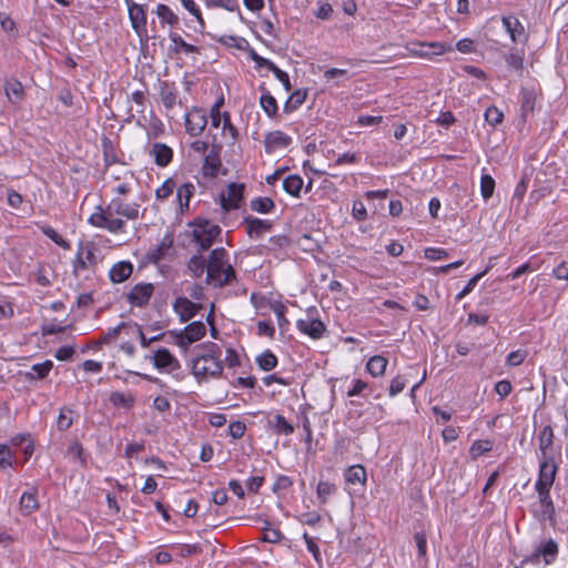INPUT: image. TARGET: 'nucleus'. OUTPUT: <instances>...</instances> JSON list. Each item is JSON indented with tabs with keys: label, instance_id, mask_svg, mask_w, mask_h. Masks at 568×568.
Returning a JSON list of instances; mask_svg holds the SVG:
<instances>
[{
	"label": "nucleus",
	"instance_id": "obj_1",
	"mask_svg": "<svg viewBox=\"0 0 568 568\" xmlns=\"http://www.w3.org/2000/svg\"><path fill=\"white\" fill-rule=\"evenodd\" d=\"M139 217V205L128 204L120 199H113L106 206H97L88 222L94 226L109 231L110 233H121L125 227V220H136Z\"/></svg>",
	"mask_w": 568,
	"mask_h": 568
},
{
	"label": "nucleus",
	"instance_id": "obj_2",
	"mask_svg": "<svg viewBox=\"0 0 568 568\" xmlns=\"http://www.w3.org/2000/svg\"><path fill=\"white\" fill-rule=\"evenodd\" d=\"M222 351L214 343H206L197 347V354L192 361V372L197 381H207L219 377L223 372Z\"/></svg>",
	"mask_w": 568,
	"mask_h": 568
},
{
	"label": "nucleus",
	"instance_id": "obj_3",
	"mask_svg": "<svg viewBox=\"0 0 568 568\" xmlns=\"http://www.w3.org/2000/svg\"><path fill=\"white\" fill-rule=\"evenodd\" d=\"M235 280V271L227 261L224 248H215L207 261L206 283L214 286H224Z\"/></svg>",
	"mask_w": 568,
	"mask_h": 568
},
{
	"label": "nucleus",
	"instance_id": "obj_4",
	"mask_svg": "<svg viewBox=\"0 0 568 568\" xmlns=\"http://www.w3.org/2000/svg\"><path fill=\"white\" fill-rule=\"evenodd\" d=\"M221 227L210 220L197 219L189 224L185 235L190 242L197 245L201 251L209 250L216 237L221 234Z\"/></svg>",
	"mask_w": 568,
	"mask_h": 568
},
{
	"label": "nucleus",
	"instance_id": "obj_5",
	"mask_svg": "<svg viewBox=\"0 0 568 568\" xmlns=\"http://www.w3.org/2000/svg\"><path fill=\"white\" fill-rule=\"evenodd\" d=\"M244 185L230 183L227 190L221 194V205L225 211L236 210L243 201Z\"/></svg>",
	"mask_w": 568,
	"mask_h": 568
},
{
	"label": "nucleus",
	"instance_id": "obj_6",
	"mask_svg": "<svg viewBox=\"0 0 568 568\" xmlns=\"http://www.w3.org/2000/svg\"><path fill=\"white\" fill-rule=\"evenodd\" d=\"M557 474V465L552 458H544L539 467L536 488L550 489Z\"/></svg>",
	"mask_w": 568,
	"mask_h": 568
},
{
	"label": "nucleus",
	"instance_id": "obj_7",
	"mask_svg": "<svg viewBox=\"0 0 568 568\" xmlns=\"http://www.w3.org/2000/svg\"><path fill=\"white\" fill-rule=\"evenodd\" d=\"M206 124V115L202 110L194 109L185 116V129L193 136L200 135Z\"/></svg>",
	"mask_w": 568,
	"mask_h": 568
},
{
	"label": "nucleus",
	"instance_id": "obj_8",
	"mask_svg": "<svg viewBox=\"0 0 568 568\" xmlns=\"http://www.w3.org/2000/svg\"><path fill=\"white\" fill-rule=\"evenodd\" d=\"M152 284H138L128 293V301L134 306H144L153 294Z\"/></svg>",
	"mask_w": 568,
	"mask_h": 568
},
{
	"label": "nucleus",
	"instance_id": "obj_9",
	"mask_svg": "<svg viewBox=\"0 0 568 568\" xmlns=\"http://www.w3.org/2000/svg\"><path fill=\"white\" fill-rule=\"evenodd\" d=\"M151 359L159 369L175 371L180 368L179 361L166 348H160L154 352Z\"/></svg>",
	"mask_w": 568,
	"mask_h": 568
},
{
	"label": "nucleus",
	"instance_id": "obj_10",
	"mask_svg": "<svg viewBox=\"0 0 568 568\" xmlns=\"http://www.w3.org/2000/svg\"><path fill=\"white\" fill-rule=\"evenodd\" d=\"M246 233L250 237L257 239L272 229V223L253 216L244 217Z\"/></svg>",
	"mask_w": 568,
	"mask_h": 568
},
{
	"label": "nucleus",
	"instance_id": "obj_11",
	"mask_svg": "<svg viewBox=\"0 0 568 568\" xmlns=\"http://www.w3.org/2000/svg\"><path fill=\"white\" fill-rule=\"evenodd\" d=\"M200 307L201 306L199 304L193 303L186 297H178L173 304V308L179 314L182 322H186L192 318Z\"/></svg>",
	"mask_w": 568,
	"mask_h": 568
},
{
	"label": "nucleus",
	"instance_id": "obj_12",
	"mask_svg": "<svg viewBox=\"0 0 568 568\" xmlns=\"http://www.w3.org/2000/svg\"><path fill=\"white\" fill-rule=\"evenodd\" d=\"M291 138L282 131H273L265 135L264 144L267 153L286 148Z\"/></svg>",
	"mask_w": 568,
	"mask_h": 568
},
{
	"label": "nucleus",
	"instance_id": "obj_13",
	"mask_svg": "<svg viewBox=\"0 0 568 568\" xmlns=\"http://www.w3.org/2000/svg\"><path fill=\"white\" fill-rule=\"evenodd\" d=\"M297 327L313 338H320L325 332V325L320 320H300Z\"/></svg>",
	"mask_w": 568,
	"mask_h": 568
},
{
	"label": "nucleus",
	"instance_id": "obj_14",
	"mask_svg": "<svg viewBox=\"0 0 568 568\" xmlns=\"http://www.w3.org/2000/svg\"><path fill=\"white\" fill-rule=\"evenodd\" d=\"M133 272V266L129 262H119L110 271V278L113 283H122L128 280Z\"/></svg>",
	"mask_w": 568,
	"mask_h": 568
},
{
	"label": "nucleus",
	"instance_id": "obj_15",
	"mask_svg": "<svg viewBox=\"0 0 568 568\" xmlns=\"http://www.w3.org/2000/svg\"><path fill=\"white\" fill-rule=\"evenodd\" d=\"M536 490L538 493L539 503L542 507L541 519L548 518L549 520H552L555 516V507L550 498V489L536 488Z\"/></svg>",
	"mask_w": 568,
	"mask_h": 568
},
{
	"label": "nucleus",
	"instance_id": "obj_16",
	"mask_svg": "<svg viewBox=\"0 0 568 568\" xmlns=\"http://www.w3.org/2000/svg\"><path fill=\"white\" fill-rule=\"evenodd\" d=\"M151 154L154 158V161L160 166L168 165L172 160V150L165 144L154 143L151 149Z\"/></svg>",
	"mask_w": 568,
	"mask_h": 568
},
{
	"label": "nucleus",
	"instance_id": "obj_17",
	"mask_svg": "<svg viewBox=\"0 0 568 568\" xmlns=\"http://www.w3.org/2000/svg\"><path fill=\"white\" fill-rule=\"evenodd\" d=\"M503 24L514 42L519 41L524 36L525 29L516 17H504Z\"/></svg>",
	"mask_w": 568,
	"mask_h": 568
},
{
	"label": "nucleus",
	"instance_id": "obj_18",
	"mask_svg": "<svg viewBox=\"0 0 568 568\" xmlns=\"http://www.w3.org/2000/svg\"><path fill=\"white\" fill-rule=\"evenodd\" d=\"M6 95L12 103H18L23 100L24 92L20 81L11 79L4 83Z\"/></svg>",
	"mask_w": 568,
	"mask_h": 568
},
{
	"label": "nucleus",
	"instance_id": "obj_19",
	"mask_svg": "<svg viewBox=\"0 0 568 568\" xmlns=\"http://www.w3.org/2000/svg\"><path fill=\"white\" fill-rule=\"evenodd\" d=\"M538 440H539V449L542 454V458H550L548 456V454L552 447L554 432L549 425L542 427V429L539 433Z\"/></svg>",
	"mask_w": 568,
	"mask_h": 568
},
{
	"label": "nucleus",
	"instance_id": "obj_20",
	"mask_svg": "<svg viewBox=\"0 0 568 568\" xmlns=\"http://www.w3.org/2000/svg\"><path fill=\"white\" fill-rule=\"evenodd\" d=\"M187 270L194 278H199L204 272L207 273V261L201 254H195L189 260Z\"/></svg>",
	"mask_w": 568,
	"mask_h": 568
},
{
	"label": "nucleus",
	"instance_id": "obj_21",
	"mask_svg": "<svg viewBox=\"0 0 568 568\" xmlns=\"http://www.w3.org/2000/svg\"><path fill=\"white\" fill-rule=\"evenodd\" d=\"M205 333H206V327H205L204 323L193 322L185 327V329L183 332V337L189 343H194V342L200 341L205 335Z\"/></svg>",
	"mask_w": 568,
	"mask_h": 568
},
{
	"label": "nucleus",
	"instance_id": "obj_22",
	"mask_svg": "<svg viewBox=\"0 0 568 568\" xmlns=\"http://www.w3.org/2000/svg\"><path fill=\"white\" fill-rule=\"evenodd\" d=\"M129 17L132 23V27L135 30L140 28H144L146 24V13L142 6L132 3L129 6Z\"/></svg>",
	"mask_w": 568,
	"mask_h": 568
},
{
	"label": "nucleus",
	"instance_id": "obj_23",
	"mask_svg": "<svg viewBox=\"0 0 568 568\" xmlns=\"http://www.w3.org/2000/svg\"><path fill=\"white\" fill-rule=\"evenodd\" d=\"M388 361L384 356L375 355L367 362L366 368L374 377L383 376L385 374Z\"/></svg>",
	"mask_w": 568,
	"mask_h": 568
},
{
	"label": "nucleus",
	"instance_id": "obj_24",
	"mask_svg": "<svg viewBox=\"0 0 568 568\" xmlns=\"http://www.w3.org/2000/svg\"><path fill=\"white\" fill-rule=\"evenodd\" d=\"M195 191V187L192 183H184L182 184L176 192V197L180 204V209L182 211L189 209V202L191 197L193 196Z\"/></svg>",
	"mask_w": 568,
	"mask_h": 568
},
{
	"label": "nucleus",
	"instance_id": "obj_25",
	"mask_svg": "<svg viewBox=\"0 0 568 568\" xmlns=\"http://www.w3.org/2000/svg\"><path fill=\"white\" fill-rule=\"evenodd\" d=\"M39 508V503L33 493H24L20 498V510L23 515H31Z\"/></svg>",
	"mask_w": 568,
	"mask_h": 568
},
{
	"label": "nucleus",
	"instance_id": "obj_26",
	"mask_svg": "<svg viewBox=\"0 0 568 568\" xmlns=\"http://www.w3.org/2000/svg\"><path fill=\"white\" fill-rule=\"evenodd\" d=\"M558 547L554 540H548L541 549L535 554V557L538 559L540 556L544 557L545 565H550L555 556L557 555Z\"/></svg>",
	"mask_w": 568,
	"mask_h": 568
},
{
	"label": "nucleus",
	"instance_id": "obj_27",
	"mask_svg": "<svg viewBox=\"0 0 568 568\" xmlns=\"http://www.w3.org/2000/svg\"><path fill=\"white\" fill-rule=\"evenodd\" d=\"M345 478L347 483L356 484L359 483L364 485L366 483V470L361 465H355L348 468Z\"/></svg>",
	"mask_w": 568,
	"mask_h": 568
},
{
	"label": "nucleus",
	"instance_id": "obj_28",
	"mask_svg": "<svg viewBox=\"0 0 568 568\" xmlns=\"http://www.w3.org/2000/svg\"><path fill=\"white\" fill-rule=\"evenodd\" d=\"M284 190L294 196H297L303 187V180L298 175H290L283 182Z\"/></svg>",
	"mask_w": 568,
	"mask_h": 568
},
{
	"label": "nucleus",
	"instance_id": "obj_29",
	"mask_svg": "<svg viewBox=\"0 0 568 568\" xmlns=\"http://www.w3.org/2000/svg\"><path fill=\"white\" fill-rule=\"evenodd\" d=\"M256 361L260 368L266 372L275 368L277 365V357L271 351L262 353Z\"/></svg>",
	"mask_w": 568,
	"mask_h": 568
},
{
	"label": "nucleus",
	"instance_id": "obj_30",
	"mask_svg": "<svg viewBox=\"0 0 568 568\" xmlns=\"http://www.w3.org/2000/svg\"><path fill=\"white\" fill-rule=\"evenodd\" d=\"M158 17L170 26H176L179 23L178 16L165 4H159L156 7Z\"/></svg>",
	"mask_w": 568,
	"mask_h": 568
},
{
	"label": "nucleus",
	"instance_id": "obj_31",
	"mask_svg": "<svg viewBox=\"0 0 568 568\" xmlns=\"http://www.w3.org/2000/svg\"><path fill=\"white\" fill-rule=\"evenodd\" d=\"M495 180L489 174H483L480 179V193L484 200H488L495 192Z\"/></svg>",
	"mask_w": 568,
	"mask_h": 568
},
{
	"label": "nucleus",
	"instance_id": "obj_32",
	"mask_svg": "<svg viewBox=\"0 0 568 568\" xmlns=\"http://www.w3.org/2000/svg\"><path fill=\"white\" fill-rule=\"evenodd\" d=\"M273 207L274 202L270 197H257L251 202V209L258 213H268Z\"/></svg>",
	"mask_w": 568,
	"mask_h": 568
},
{
	"label": "nucleus",
	"instance_id": "obj_33",
	"mask_svg": "<svg viewBox=\"0 0 568 568\" xmlns=\"http://www.w3.org/2000/svg\"><path fill=\"white\" fill-rule=\"evenodd\" d=\"M221 165L220 160L212 154H209L205 158L204 164H203V173L206 176H215L217 174L219 168Z\"/></svg>",
	"mask_w": 568,
	"mask_h": 568
},
{
	"label": "nucleus",
	"instance_id": "obj_34",
	"mask_svg": "<svg viewBox=\"0 0 568 568\" xmlns=\"http://www.w3.org/2000/svg\"><path fill=\"white\" fill-rule=\"evenodd\" d=\"M110 400L115 406H122V407H131L134 403V397L132 395H128L120 392H113L110 395Z\"/></svg>",
	"mask_w": 568,
	"mask_h": 568
},
{
	"label": "nucleus",
	"instance_id": "obj_35",
	"mask_svg": "<svg viewBox=\"0 0 568 568\" xmlns=\"http://www.w3.org/2000/svg\"><path fill=\"white\" fill-rule=\"evenodd\" d=\"M170 39L175 44V47H174V51L175 52H179L180 50H183L186 53H195V52H197V48L195 45L186 43L182 39V37L179 36L178 33H171L170 34Z\"/></svg>",
	"mask_w": 568,
	"mask_h": 568
},
{
	"label": "nucleus",
	"instance_id": "obj_36",
	"mask_svg": "<svg viewBox=\"0 0 568 568\" xmlns=\"http://www.w3.org/2000/svg\"><path fill=\"white\" fill-rule=\"evenodd\" d=\"M485 120L490 125H498L504 120V113L496 106H489L485 112Z\"/></svg>",
	"mask_w": 568,
	"mask_h": 568
},
{
	"label": "nucleus",
	"instance_id": "obj_37",
	"mask_svg": "<svg viewBox=\"0 0 568 568\" xmlns=\"http://www.w3.org/2000/svg\"><path fill=\"white\" fill-rule=\"evenodd\" d=\"M335 486L328 481H320L317 485V496L322 503H326L327 498L335 493Z\"/></svg>",
	"mask_w": 568,
	"mask_h": 568
},
{
	"label": "nucleus",
	"instance_id": "obj_38",
	"mask_svg": "<svg viewBox=\"0 0 568 568\" xmlns=\"http://www.w3.org/2000/svg\"><path fill=\"white\" fill-rule=\"evenodd\" d=\"M43 233L50 237L57 245H59L60 247L64 248V250H69L70 248V244L68 241H65L62 236H60L52 227L50 226H44L42 229Z\"/></svg>",
	"mask_w": 568,
	"mask_h": 568
},
{
	"label": "nucleus",
	"instance_id": "obj_39",
	"mask_svg": "<svg viewBox=\"0 0 568 568\" xmlns=\"http://www.w3.org/2000/svg\"><path fill=\"white\" fill-rule=\"evenodd\" d=\"M175 189V183L173 180L169 179L166 180L158 190H156V197L159 200H165L170 195L173 194Z\"/></svg>",
	"mask_w": 568,
	"mask_h": 568
},
{
	"label": "nucleus",
	"instance_id": "obj_40",
	"mask_svg": "<svg viewBox=\"0 0 568 568\" xmlns=\"http://www.w3.org/2000/svg\"><path fill=\"white\" fill-rule=\"evenodd\" d=\"M486 274H487V270H484L483 272H480V273L476 274L474 277H471L469 280V282L467 283V285L464 287V290L460 293H458L456 298L459 301V300L464 298L467 294H469L475 288L478 281Z\"/></svg>",
	"mask_w": 568,
	"mask_h": 568
},
{
	"label": "nucleus",
	"instance_id": "obj_41",
	"mask_svg": "<svg viewBox=\"0 0 568 568\" xmlns=\"http://www.w3.org/2000/svg\"><path fill=\"white\" fill-rule=\"evenodd\" d=\"M491 449V444L488 440L475 442L470 447V453L474 457L481 456Z\"/></svg>",
	"mask_w": 568,
	"mask_h": 568
},
{
	"label": "nucleus",
	"instance_id": "obj_42",
	"mask_svg": "<svg viewBox=\"0 0 568 568\" xmlns=\"http://www.w3.org/2000/svg\"><path fill=\"white\" fill-rule=\"evenodd\" d=\"M172 245V240H169V241H163L159 247L156 250H154L151 254H150V258L151 261L153 262H159L161 258L164 257V255L166 254V252L170 250Z\"/></svg>",
	"mask_w": 568,
	"mask_h": 568
},
{
	"label": "nucleus",
	"instance_id": "obj_43",
	"mask_svg": "<svg viewBox=\"0 0 568 568\" xmlns=\"http://www.w3.org/2000/svg\"><path fill=\"white\" fill-rule=\"evenodd\" d=\"M161 99H162L164 106L168 110H172L178 103V95L172 90H163L161 92Z\"/></svg>",
	"mask_w": 568,
	"mask_h": 568
},
{
	"label": "nucleus",
	"instance_id": "obj_44",
	"mask_svg": "<svg viewBox=\"0 0 568 568\" xmlns=\"http://www.w3.org/2000/svg\"><path fill=\"white\" fill-rule=\"evenodd\" d=\"M526 356L527 353L523 349L514 351L508 354L506 363L508 366H518L525 361Z\"/></svg>",
	"mask_w": 568,
	"mask_h": 568
},
{
	"label": "nucleus",
	"instance_id": "obj_45",
	"mask_svg": "<svg viewBox=\"0 0 568 568\" xmlns=\"http://www.w3.org/2000/svg\"><path fill=\"white\" fill-rule=\"evenodd\" d=\"M274 427L278 433H283L285 435L293 433V426L282 416H275Z\"/></svg>",
	"mask_w": 568,
	"mask_h": 568
},
{
	"label": "nucleus",
	"instance_id": "obj_46",
	"mask_svg": "<svg viewBox=\"0 0 568 568\" xmlns=\"http://www.w3.org/2000/svg\"><path fill=\"white\" fill-rule=\"evenodd\" d=\"M282 537L283 536L278 529L267 527L263 531L262 540L265 542L275 544L278 542L282 539Z\"/></svg>",
	"mask_w": 568,
	"mask_h": 568
},
{
	"label": "nucleus",
	"instance_id": "obj_47",
	"mask_svg": "<svg viewBox=\"0 0 568 568\" xmlns=\"http://www.w3.org/2000/svg\"><path fill=\"white\" fill-rule=\"evenodd\" d=\"M261 105L268 115L275 114L277 110L276 101L271 95H263L261 98Z\"/></svg>",
	"mask_w": 568,
	"mask_h": 568
},
{
	"label": "nucleus",
	"instance_id": "obj_48",
	"mask_svg": "<svg viewBox=\"0 0 568 568\" xmlns=\"http://www.w3.org/2000/svg\"><path fill=\"white\" fill-rule=\"evenodd\" d=\"M12 466V453L7 445H0V467Z\"/></svg>",
	"mask_w": 568,
	"mask_h": 568
},
{
	"label": "nucleus",
	"instance_id": "obj_49",
	"mask_svg": "<svg viewBox=\"0 0 568 568\" xmlns=\"http://www.w3.org/2000/svg\"><path fill=\"white\" fill-rule=\"evenodd\" d=\"M405 385H406V383H405V379L403 376L398 375V376L394 377L390 381L389 395L396 396L405 388Z\"/></svg>",
	"mask_w": 568,
	"mask_h": 568
},
{
	"label": "nucleus",
	"instance_id": "obj_50",
	"mask_svg": "<svg viewBox=\"0 0 568 568\" xmlns=\"http://www.w3.org/2000/svg\"><path fill=\"white\" fill-rule=\"evenodd\" d=\"M71 410L62 409L58 417V427L61 430L68 429L72 425Z\"/></svg>",
	"mask_w": 568,
	"mask_h": 568
},
{
	"label": "nucleus",
	"instance_id": "obj_51",
	"mask_svg": "<svg viewBox=\"0 0 568 568\" xmlns=\"http://www.w3.org/2000/svg\"><path fill=\"white\" fill-rule=\"evenodd\" d=\"M425 257L430 261H437L448 257V253L443 248L430 247L425 250Z\"/></svg>",
	"mask_w": 568,
	"mask_h": 568
},
{
	"label": "nucleus",
	"instance_id": "obj_52",
	"mask_svg": "<svg viewBox=\"0 0 568 568\" xmlns=\"http://www.w3.org/2000/svg\"><path fill=\"white\" fill-rule=\"evenodd\" d=\"M52 365L53 364H52L51 361H45V362H43L41 364L33 365L32 366V371L34 373H37V377L38 378H43V377H45L49 374V372L52 368Z\"/></svg>",
	"mask_w": 568,
	"mask_h": 568
},
{
	"label": "nucleus",
	"instance_id": "obj_53",
	"mask_svg": "<svg viewBox=\"0 0 568 568\" xmlns=\"http://www.w3.org/2000/svg\"><path fill=\"white\" fill-rule=\"evenodd\" d=\"M123 326H124V324L122 323V324L118 325L116 327L110 329L108 333L102 335L97 343L99 345L109 344L113 338H115L120 334Z\"/></svg>",
	"mask_w": 568,
	"mask_h": 568
},
{
	"label": "nucleus",
	"instance_id": "obj_54",
	"mask_svg": "<svg viewBox=\"0 0 568 568\" xmlns=\"http://www.w3.org/2000/svg\"><path fill=\"white\" fill-rule=\"evenodd\" d=\"M229 433L235 439L243 437L245 433V424L242 422L231 423L229 426Z\"/></svg>",
	"mask_w": 568,
	"mask_h": 568
},
{
	"label": "nucleus",
	"instance_id": "obj_55",
	"mask_svg": "<svg viewBox=\"0 0 568 568\" xmlns=\"http://www.w3.org/2000/svg\"><path fill=\"white\" fill-rule=\"evenodd\" d=\"M507 64L516 70H520L524 65V58L521 54L518 53H509L506 57Z\"/></svg>",
	"mask_w": 568,
	"mask_h": 568
},
{
	"label": "nucleus",
	"instance_id": "obj_56",
	"mask_svg": "<svg viewBox=\"0 0 568 568\" xmlns=\"http://www.w3.org/2000/svg\"><path fill=\"white\" fill-rule=\"evenodd\" d=\"M353 216L357 221H364L367 217V212L362 201H355L353 203Z\"/></svg>",
	"mask_w": 568,
	"mask_h": 568
},
{
	"label": "nucleus",
	"instance_id": "obj_57",
	"mask_svg": "<svg viewBox=\"0 0 568 568\" xmlns=\"http://www.w3.org/2000/svg\"><path fill=\"white\" fill-rule=\"evenodd\" d=\"M271 71L283 83V85L285 87L286 91H290L291 90V83H290L288 74L286 72H284V71H282L281 69H278L276 65H274L271 69Z\"/></svg>",
	"mask_w": 568,
	"mask_h": 568
},
{
	"label": "nucleus",
	"instance_id": "obj_58",
	"mask_svg": "<svg viewBox=\"0 0 568 568\" xmlns=\"http://www.w3.org/2000/svg\"><path fill=\"white\" fill-rule=\"evenodd\" d=\"M184 8L190 11L193 16L196 17L197 21L203 24V19L200 12V9L197 8L196 3L193 0H183L182 1Z\"/></svg>",
	"mask_w": 568,
	"mask_h": 568
},
{
	"label": "nucleus",
	"instance_id": "obj_59",
	"mask_svg": "<svg viewBox=\"0 0 568 568\" xmlns=\"http://www.w3.org/2000/svg\"><path fill=\"white\" fill-rule=\"evenodd\" d=\"M22 202H23V199H22L21 194H19L18 192H16L13 190H10L8 192V204L12 209H19L20 205L22 204Z\"/></svg>",
	"mask_w": 568,
	"mask_h": 568
},
{
	"label": "nucleus",
	"instance_id": "obj_60",
	"mask_svg": "<svg viewBox=\"0 0 568 568\" xmlns=\"http://www.w3.org/2000/svg\"><path fill=\"white\" fill-rule=\"evenodd\" d=\"M144 450L143 443H131L125 448V457L132 458L134 455H138L140 452Z\"/></svg>",
	"mask_w": 568,
	"mask_h": 568
},
{
	"label": "nucleus",
	"instance_id": "obj_61",
	"mask_svg": "<svg viewBox=\"0 0 568 568\" xmlns=\"http://www.w3.org/2000/svg\"><path fill=\"white\" fill-rule=\"evenodd\" d=\"M495 390L501 397H506L511 392V384L509 381H500L496 384Z\"/></svg>",
	"mask_w": 568,
	"mask_h": 568
},
{
	"label": "nucleus",
	"instance_id": "obj_62",
	"mask_svg": "<svg viewBox=\"0 0 568 568\" xmlns=\"http://www.w3.org/2000/svg\"><path fill=\"white\" fill-rule=\"evenodd\" d=\"M367 387V384L362 379H356L352 386L347 390V396L353 397L359 395L365 388Z\"/></svg>",
	"mask_w": 568,
	"mask_h": 568
},
{
	"label": "nucleus",
	"instance_id": "obj_63",
	"mask_svg": "<svg viewBox=\"0 0 568 568\" xmlns=\"http://www.w3.org/2000/svg\"><path fill=\"white\" fill-rule=\"evenodd\" d=\"M73 353H74V348L72 346H62V347L58 348V351L55 352V357L59 361H67V359L71 358Z\"/></svg>",
	"mask_w": 568,
	"mask_h": 568
},
{
	"label": "nucleus",
	"instance_id": "obj_64",
	"mask_svg": "<svg viewBox=\"0 0 568 568\" xmlns=\"http://www.w3.org/2000/svg\"><path fill=\"white\" fill-rule=\"evenodd\" d=\"M554 275L558 280L568 281V262L560 263L555 270Z\"/></svg>",
	"mask_w": 568,
	"mask_h": 568
}]
</instances>
